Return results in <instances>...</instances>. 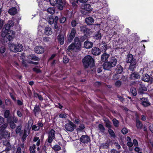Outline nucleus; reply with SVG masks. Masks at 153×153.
<instances>
[{
    "label": "nucleus",
    "mask_w": 153,
    "mask_h": 153,
    "mask_svg": "<svg viewBox=\"0 0 153 153\" xmlns=\"http://www.w3.org/2000/svg\"><path fill=\"white\" fill-rule=\"evenodd\" d=\"M81 48V43L79 38L75 37L74 39V42L72 43L68 47V51H73L76 52L79 51Z\"/></svg>",
    "instance_id": "1"
},
{
    "label": "nucleus",
    "mask_w": 153,
    "mask_h": 153,
    "mask_svg": "<svg viewBox=\"0 0 153 153\" xmlns=\"http://www.w3.org/2000/svg\"><path fill=\"white\" fill-rule=\"evenodd\" d=\"M117 60L112 57L109 62H105L103 64V68L105 70H109L110 68L114 67L116 65Z\"/></svg>",
    "instance_id": "2"
},
{
    "label": "nucleus",
    "mask_w": 153,
    "mask_h": 153,
    "mask_svg": "<svg viewBox=\"0 0 153 153\" xmlns=\"http://www.w3.org/2000/svg\"><path fill=\"white\" fill-rule=\"evenodd\" d=\"M82 62L84 67L87 68L89 66L93 65L94 60L90 56H87L82 59Z\"/></svg>",
    "instance_id": "3"
},
{
    "label": "nucleus",
    "mask_w": 153,
    "mask_h": 153,
    "mask_svg": "<svg viewBox=\"0 0 153 153\" xmlns=\"http://www.w3.org/2000/svg\"><path fill=\"white\" fill-rule=\"evenodd\" d=\"M9 47L10 50L14 52H20L23 49L22 45L19 44H11L10 45Z\"/></svg>",
    "instance_id": "4"
},
{
    "label": "nucleus",
    "mask_w": 153,
    "mask_h": 153,
    "mask_svg": "<svg viewBox=\"0 0 153 153\" xmlns=\"http://www.w3.org/2000/svg\"><path fill=\"white\" fill-rule=\"evenodd\" d=\"M76 127V125L70 120H69L68 123L65 125V128L66 130L69 131H73Z\"/></svg>",
    "instance_id": "5"
},
{
    "label": "nucleus",
    "mask_w": 153,
    "mask_h": 153,
    "mask_svg": "<svg viewBox=\"0 0 153 153\" xmlns=\"http://www.w3.org/2000/svg\"><path fill=\"white\" fill-rule=\"evenodd\" d=\"M126 62L127 63H130V65L131 66H134L136 63L135 59H134L132 55L131 54L128 55L126 59Z\"/></svg>",
    "instance_id": "6"
},
{
    "label": "nucleus",
    "mask_w": 153,
    "mask_h": 153,
    "mask_svg": "<svg viewBox=\"0 0 153 153\" xmlns=\"http://www.w3.org/2000/svg\"><path fill=\"white\" fill-rule=\"evenodd\" d=\"M55 130L52 129L49 131L48 134V141L49 143H51L53 139L55 138Z\"/></svg>",
    "instance_id": "7"
},
{
    "label": "nucleus",
    "mask_w": 153,
    "mask_h": 153,
    "mask_svg": "<svg viewBox=\"0 0 153 153\" xmlns=\"http://www.w3.org/2000/svg\"><path fill=\"white\" fill-rule=\"evenodd\" d=\"M76 33L75 29L74 28H72L68 38V41L69 42H71L75 37Z\"/></svg>",
    "instance_id": "8"
},
{
    "label": "nucleus",
    "mask_w": 153,
    "mask_h": 153,
    "mask_svg": "<svg viewBox=\"0 0 153 153\" xmlns=\"http://www.w3.org/2000/svg\"><path fill=\"white\" fill-rule=\"evenodd\" d=\"M82 9H84V10H85L86 11V12H85L84 11L83 12L82 11V13L84 15L87 13V12H89L91 11L92 9L90 5L89 4H87L84 5V6L82 8Z\"/></svg>",
    "instance_id": "9"
},
{
    "label": "nucleus",
    "mask_w": 153,
    "mask_h": 153,
    "mask_svg": "<svg viewBox=\"0 0 153 153\" xmlns=\"http://www.w3.org/2000/svg\"><path fill=\"white\" fill-rule=\"evenodd\" d=\"M80 141L83 143H88L90 142V139L87 135H82L80 139Z\"/></svg>",
    "instance_id": "10"
},
{
    "label": "nucleus",
    "mask_w": 153,
    "mask_h": 153,
    "mask_svg": "<svg viewBox=\"0 0 153 153\" xmlns=\"http://www.w3.org/2000/svg\"><path fill=\"white\" fill-rule=\"evenodd\" d=\"M35 53L38 54L42 53L44 51V48L41 46H38L34 48Z\"/></svg>",
    "instance_id": "11"
},
{
    "label": "nucleus",
    "mask_w": 153,
    "mask_h": 153,
    "mask_svg": "<svg viewBox=\"0 0 153 153\" xmlns=\"http://www.w3.org/2000/svg\"><path fill=\"white\" fill-rule=\"evenodd\" d=\"M92 53L94 55H98L100 54V51L99 48L97 47H94L92 49Z\"/></svg>",
    "instance_id": "12"
},
{
    "label": "nucleus",
    "mask_w": 153,
    "mask_h": 153,
    "mask_svg": "<svg viewBox=\"0 0 153 153\" xmlns=\"http://www.w3.org/2000/svg\"><path fill=\"white\" fill-rule=\"evenodd\" d=\"M141 99L142 100V104L144 107H147L150 105L149 102L146 98H142Z\"/></svg>",
    "instance_id": "13"
},
{
    "label": "nucleus",
    "mask_w": 153,
    "mask_h": 153,
    "mask_svg": "<svg viewBox=\"0 0 153 153\" xmlns=\"http://www.w3.org/2000/svg\"><path fill=\"white\" fill-rule=\"evenodd\" d=\"M84 45L85 48H90L93 46V43L92 42L87 41L84 42Z\"/></svg>",
    "instance_id": "14"
},
{
    "label": "nucleus",
    "mask_w": 153,
    "mask_h": 153,
    "mask_svg": "<svg viewBox=\"0 0 153 153\" xmlns=\"http://www.w3.org/2000/svg\"><path fill=\"white\" fill-rule=\"evenodd\" d=\"M44 33L46 35L49 36L52 34L53 32L51 28L46 27L45 28Z\"/></svg>",
    "instance_id": "15"
},
{
    "label": "nucleus",
    "mask_w": 153,
    "mask_h": 153,
    "mask_svg": "<svg viewBox=\"0 0 153 153\" xmlns=\"http://www.w3.org/2000/svg\"><path fill=\"white\" fill-rule=\"evenodd\" d=\"M8 12L10 15H13L17 13V10L15 7H12L9 10Z\"/></svg>",
    "instance_id": "16"
},
{
    "label": "nucleus",
    "mask_w": 153,
    "mask_h": 153,
    "mask_svg": "<svg viewBox=\"0 0 153 153\" xmlns=\"http://www.w3.org/2000/svg\"><path fill=\"white\" fill-rule=\"evenodd\" d=\"M10 31L8 30L7 29V28L5 27L3 28L2 30V33L1 34V36L2 37H5L7 36V35L8 34V33H9ZM11 32V31H10Z\"/></svg>",
    "instance_id": "17"
},
{
    "label": "nucleus",
    "mask_w": 153,
    "mask_h": 153,
    "mask_svg": "<svg viewBox=\"0 0 153 153\" xmlns=\"http://www.w3.org/2000/svg\"><path fill=\"white\" fill-rule=\"evenodd\" d=\"M85 22L88 25H91L94 22V20L91 17L87 18L85 19Z\"/></svg>",
    "instance_id": "18"
},
{
    "label": "nucleus",
    "mask_w": 153,
    "mask_h": 153,
    "mask_svg": "<svg viewBox=\"0 0 153 153\" xmlns=\"http://www.w3.org/2000/svg\"><path fill=\"white\" fill-rule=\"evenodd\" d=\"M14 22L12 20L9 21L8 23L6 25L5 27L9 30L10 28L13 25Z\"/></svg>",
    "instance_id": "19"
},
{
    "label": "nucleus",
    "mask_w": 153,
    "mask_h": 153,
    "mask_svg": "<svg viewBox=\"0 0 153 153\" xmlns=\"http://www.w3.org/2000/svg\"><path fill=\"white\" fill-rule=\"evenodd\" d=\"M147 90V89L144 85H142L139 88L138 92L140 93L141 94H143V91H146Z\"/></svg>",
    "instance_id": "20"
},
{
    "label": "nucleus",
    "mask_w": 153,
    "mask_h": 153,
    "mask_svg": "<svg viewBox=\"0 0 153 153\" xmlns=\"http://www.w3.org/2000/svg\"><path fill=\"white\" fill-rule=\"evenodd\" d=\"M109 56V54L104 53L101 56V60L102 61H105L107 60Z\"/></svg>",
    "instance_id": "21"
},
{
    "label": "nucleus",
    "mask_w": 153,
    "mask_h": 153,
    "mask_svg": "<svg viewBox=\"0 0 153 153\" xmlns=\"http://www.w3.org/2000/svg\"><path fill=\"white\" fill-rule=\"evenodd\" d=\"M117 73L121 74L123 71V68L120 65H118L116 70Z\"/></svg>",
    "instance_id": "22"
},
{
    "label": "nucleus",
    "mask_w": 153,
    "mask_h": 153,
    "mask_svg": "<svg viewBox=\"0 0 153 153\" xmlns=\"http://www.w3.org/2000/svg\"><path fill=\"white\" fill-rule=\"evenodd\" d=\"M28 58L29 60L31 59L35 61H38L39 59L38 57L36 56L33 54H31L28 56Z\"/></svg>",
    "instance_id": "23"
},
{
    "label": "nucleus",
    "mask_w": 153,
    "mask_h": 153,
    "mask_svg": "<svg viewBox=\"0 0 153 153\" xmlns=\"http://www.w3.org/2000/svg\"><path fill=\"white\" fill-rule=\"evenodd\" d=\"M142 79L145 82H148L150 80V76L148 74H145L142 77Z\"/></svg>",
    "instance_id": "24"
},
{
    "label": "nucleus",
    "mask_w": 153,
    "mask_h": 153,
    "mask_svg": "<svg viewBox=\"0 0 153 153\" xmlns=\"http://www.w3.org/2000/svg\"><path fill=\"white\" fill-rule=\"evenodd\" d=\"M40 111V109L39 107L37 105H36L33 110V112L36 115V114H39Z\"/></svg>",
    "instance_id": "25"
},
{
    "label": "nucleus",
    "mask_w": 153,
    "mask_h": 153,
    "mask_svg": "<svg viewBox=\"0 0 153 153\" xmlns=\"http://www.w3.org/2000/svg\"><path fill=\"white\" fill-rule=\"evenodd\" d=\"M136 125L138 129H141L143 126L141 122L139 120H136Z\"/></svg>",
    "instance_id": "26"
},
{
    "label": "nucleus",
    "mask_w": 153,
    "mask_h": 153,
    "mask_svg": "<svg viewBox=\"0 0 153 153\" xmlns=\"http://www.w3.org/2000/svg\"><path fill=\"white\" fill-rule=\"evenodd\" d=\"M60 44L61 45H63L64 42V36L62 35H59L58 36Z\"/></svg>",
    "instance_id": "27"
},
{
    "label": "nucleus",
    "mask_w": 153,
    "mask_h": 153,
    "mask_svg": "<svg viewBox=\"0 0 153 153\" xmlns=\"http://www.w3.org/2000/svg\"><path fill=\"white\" fill-rule=\"evenodd\" d=\"M98 129L100 130V132L103 133L105 131V128L102 124H100L98 126Z\"/></svg>",
    "instance_id": "28"
},
{
    "label": "nucleus",
    "mask_w": 153,
    "mask_h": 153,
    "mask_svg": "<svg viewBox=\"0 0 153 153\" xmlns=\"http://www.w3.org/2000/svg\"><path fill=\"white\" fill-rule=\"evenodd\" d=\"M36 149V146L35 145L33 144L30 147L29 150L30 153H36L35 149Z\"/></svg>",
    "instance_id": "29"
},
{
    "label": "nucleus",
    "mask_w": 153,
    "mask_h": 153,
    "mask_svg": "<svg viewBox=\"0 0 153 153\" xmlns=\"http://www.w3.org/2000/svg\"><path fill=\"white\" fill-rule=\"evenodd\" d=\"M4 145L7 146L6 149V150L9 151L11 149L12 147L9 142H6L4 143Z\"/></svg>",
    "instance_id": "30"
},
{
    "label": "nucleus",
    "mask_w": 153,
    "mask_h": 153,
    "mask_svg": "<svg viewBox=\"0 0 153 153\" xmlns=\"http://www.w3.org/2000/svg\"><path fill=\"white\" fill-rule=\"evenodd\" d=\"M12 31V33L10 34L9 33H8V34L7 35V37L9 41H11L14 37V33L13 31Z\"/></svg>",
    "instance_id": "31"
},
{
    "label": "nucleus",
    "mask_w": 153,
    "mask_h": 153,
    "mask_svg": "<svg viewBox=\"0 0 153 153\" xmlns=\"http://www.w3.org/2000/svg\"><path fill=\"white\" fill-rule=\"evenodd\" d=\"M22 128V126L21 125L16 127L15 130V132L16 134H18L21 132Z\"/></svg>",
    "instance_id": "32"
},
{
    "label": "nucleus",
    "mask_w": 153,
    "mask_h": 153,
    "mask_svg": "<svg viewBox=\"0 0 153 153\" xmlns=\"http://www.w3.org/2000/svg\"><path fill=\"white\" fill-rule=\"evenodd\" d=\"M108 131L111 136L113 137H115V134L113 130L110 128L108 129Z\"/></svg>",
    "instance_id": "33"
},
{
    "label": "nucleus",
    "mask_w": 153,
    "mask_h": 153,
    "mask_svg": "<svg viewBox=\"0 0 153 153\" xmlns=\"http://www.w3.org/2000/svg\"><path fill=\"white\" fill-rule=\"evenodd\" d=\"M112 121L115 127H118L119 126V122L118 120L115 118H114L113 119Z\"/></svg>",
    "instance_id": "34"
},
{
    "label": "nucleus",
    "mask_w": 153,
    "mask_h": 153,
    "mask_svg": "<svg viewBox=\"0 0 153 153\" xmlns=\"http://www.w3.org/2000/svg\"><path fill=\"white\" fill-rule=\"evenodd\" d=\"M94 37L97 39H100L101 37V33L99 32H97L95 34Z\"/></svg>",
    "instance_id": "35"
},
{
    "label": "nucleus",
    "mask_w": 153,
    "mask_h": 153,
    "mask_svg": "<svg viewBox=\"0 0 153 153\" xmlns=\"http://www.w3.org/2000/svg\"><path fill=\"white\" fill-rule=\"evenodd\" d=\"M7 123H5L3 124L0 127V131L3 132L7 128Z\"/></svg>",
    "instance_id": "36"
},
{
    "label": "nucleus",
    "mask_w": 153,
    "mask_h": 153,
    "mask_svg": "<svg viewBox=\"0 0 153 153\" xmlns=\"http://www.w3.org/2000/svg\"><path fill=\"white\" fill-rule=\"evenodd\" d=\"M47 11L51 14H53L55 13V10L53 8L49 7L47 9Z\"/></svg>",
    "instance_id": "37"
},
{
    "label": "nucleus",
    "mask_w": 153,
    "mask_h": 153,
    "mask_svg": "<svg viewBox=\"0 0 153 153\" xmlns=\"http://www.w3.org/2000/svg\"><path fill=\"white\" fill-rule=\"evenodd\" d=\"M52 148L56 151H58L61 149L60 146L58 145L54 146Z\"/></svg>",
    "instance_id": "38"
},
{
    "label": "nucleus",
    "mask_w": 153,
    "mask_h": 153,
    "mask_svg": "<svg viewBox=\"0 0 153 153\" xmlns=\"http://www.w3.org/2000/svg\"><path fill=\"white\" fill-rule=\"evenodd\" d=\"M78 23V21L76 20H73L71 22V26L73 27H75L77 24Z\"/></svg>",
    "instance_id": "39"
},
{
    "label": "nucleus",
    "mask_w": 153,
    "mask_h": 153,
    "mask_svg": "<svg viewBox=\"0 0 153 153\" xmlns=\"http://www.w3.org/2000/svg\"><path fill=\"white\" fill-rule=\"evenodd\" d=\"M39 129L40 128L38 125L36 126L35 125H33L32 126V130L35 131H39Z\"/></svg>",
    "instance_id": "40"
},
{
    "label": "nucleus",
    "mask_w": 153,
    "mask_h": 153,
    "mask_svg": "<svg viewBox=\"0 0 153 153\" xmlns=\"http://www.w3.org/2000/svg\"><path fill=\"white\" fill-rule=\"evenodd\" d=\"M122 82L120 81L117 80V81L115 83V85L117 87H120L121 85Z\"/></svg>",
    "instance_id": "41"
},
{
    "label": "nucleus",
    "mask_w": 153,
    "mask_h": 153,
    "mask_svg": "<svg viewBox=\"0 0 153 153\" xmlns=\"http://www.w3.org/2000/svg\"><path fill=\"white\" fill-rule=\"evenodd\" d=\"M79 0H71L73 6L74 7H76L77 6L76 3L78 2Z\"/></svg>",
    "instance_id": "42"
},
{
    "label": "nucleus",
    "mask_w": 153,
    "mask_h": 153,
    "mask_svg": "<svg viewBox=\"0 0 153 153\" xmlns=\"http://www.w3.org/2000/svg\"><path fill=\"white\" fill-rule=\"evenodd\" d=\"M10 112L9 110H6L4 112V116L5 118H7L9 116V115L10 114Z\"/></svg>",
    "instance_id": "43"
},
{
    "label": "nucleus",
    "mask_w": 153,
    "mask_h": 153,
    "mask_svg": "<svg viewBox=\"0 0 153 153\" xmlns=\"http://www.w3.org/2000/svg\"><path fill=\"white\" fill-rule=\"evenodd\" d=\"M131 92L133 96H136L137 94L136 90L135 88H132L131 89Z\"/></svg>",
    "instance_id": "44"
},
{
    "label": "nucleus",
    "mask_w": 153,
    "mask_h": 153,
    "mask_svg": "<svg viewBox=\"0 0 153 153\" xmlns=\"http://www.w3.org/2000/svg\"><path fill=\"white\" fill-rule=\"evenodd\" d=\"M14 123V122H10L9 123V125L10 128L12 129H14L15 128H16V124L14 123Z\"/></svg>",
    "instance_id": "45"
},
{
    "label": "nucleus",
    "mask_w": 153,
    "mask_h": 153,
    "mask_svg": "<svg viewBox=\"0 0 153 153\" xmlns=\"http://www.w3.org/2000/svg\"><path fill=\"white\" fill-rule=\"evenodd\" d=\"M131 76L137 79H139L140 78V75L137 73H134L131 74Z\"/></svg>",
    "instance_id": "46"
},
{
    "label": "nucleus",
    "mask_w": 153,
    "mask_h": 153,
    "mask_svg": "<svg viewBox=\"0 0 153 153\" xmlns=\"http://www.w3.org/2000/svg\"><path fill=\"white\" fill-rule=\"evenodd\" d=\"M52 6H54L56 5L57 2V0H49Z\"/></svg>",
    "instance_id": "47"
},
{
    "label": "nucleus",
    "mask_w": 153,
    "mask_h": 153,
    "mask_svg": "<svg viewBox=\"0 0 153 153\" xmlns=\"http://www.w3.org/2000/svg\"><path fill=\"white\" fill-rule=\"evenodd\" d=\"M105 125L106 127H108V128H110L111 127V122L108 120L106 122Z\"/></svg>",
    "instance_id": "48"
},
{
    "label": "nucleus",
    "mask_w": 153,
    "mask_h": 153,
    "mask_svg": "<svg viewBox=\"0 0 153 153\" xmlns=\"http://www.w3.org/2000/svg\"><path fill=\"white\" fill-rule=\"evenodd\" d=\"M65 21L66 18L64 17H62L60 19V22L62 23H64L65 22Z\"/></svg>",
    "instance_id": "49"
},
{
    "label": "nucleus",
    "mask_w": 153,
    "mask_h": 153,
    "mask_svg": "<svg viewBox=\"0 0 153 153\" xmlns=\"http://www.w3.org/2000/svg\"><path fill=\"white\" fill-rule=\"evenodd\" d=\"M59 117L62 118H65L67 117V114L65 113L61 114L59 115Z\"/></svg>",
    "instance_id": "50"
},
{
    "label": "nucleus",
    "mask_w": 153,
    "mask_h": 153,
    "mask_svg": "<svg viewBox=\"0 0 153 153\" xmlns=\"http://www.w3.org/2000/svg\"><path fill=\"white\" fill-rule=\"evenodd\" d=\"M102 50L105 51L107 50V45L105 43H103L102 46Z\"/></svg>",
    "instance_id": "51"
},
{
    "label": "nucleus",
    "mask_w": 153,
    "mask_h": 153,
    "mask_svg": "<svg viewBox=\"0 0 153 153\" xmlns=\"http://www.w3.org/2000/svg\"><path fill=\"white\" fill-rule=\"evenodd\" d=\"M121 132L123 134H126L128 132V131L126 128H124L122 130Z\"/></svg>",
    "instance_id": "52"
},
{
    "label": "nucleus",
    "mask_w": 153,
    "mask_h": 153,
    "mask_svg": "<svg viewBox=\"0 0 153 153\" xmlns=\"http://www.w3.org/2000/svg\"><path fill=\"white\" fill-rule=\"evenodd\" d=\"M6 49L4 47H1L0 48V52L1 53H4Z\"/></svg>",
    "instance_id": "53"
},
{
    "label": "nucleus",
    "mask_w": 153,
    "mask_h": 153,
    "mask_svg": "<svg viewBox=\"0 0 153 153\" xmlns=\"http://www.w3.org/2000/svg\"><path fill=\"white\" fill-rule=\"evenodd\" d=\"M63 62L65 63H67L69 61V59L67 57L65 56L63 58Z\"/></svg>",
    "instance_id": "54"
},
{
    "label": "nucleus",
    "mask_w": 153,
    "mask_h": 153,
    "mask_svg": "<svg viewBox=\"0 0 153 153\" xmlns=\"http://www.w3.org/2000/svg\"><path fill=\"white\" fill-rule=\"evenodd\" d=\"M33 123V121L32 119L30 120L28 122V127H30Z\"/></svg>",
    "instance_id": "55"
},
{
    "label": "nucleus",
    "mask_w": 153,
    "mask_h": 153,
    "mask_svg": "<svg viewBox=\"0 0 153 153\" xmlns=\"http://www.w3.org/2000/svg\"><path fill=\"white\" fill-rule=\"evenodd\" d=\"M119 77V76L118 74H116L113 75V79L114 80H116L118 79Z\"/></svg>",
    "instance_id": "56"
},
{
    "label": "nucleus",
    "mask_w": 153,
    "mask_h": 153,
    "mask_svg": "<svg viewBox=\"0 0 153 153\" xmlns=\"http://www.w3.org/2000/svg\"><path fill=\"white\" fill-rule=\"evenodd\" d=\"M13 121L15 123H16L18 122V119L17 118L14 116H13L12 117Z\"/></svg>",
    "instance_id": "57"
},
{
    "label": "nucleus",
    "mask_w": 153,
    "mask_h": 153,
    "mask_svg": "<svg viewBox=\"0 0 153 153\" xmlns=\"http://www.w3.org/2000/svg\"><path fill=\"white\" fill-rule=\"evenodd\" d=\"M6 118H7V121L8 123H9L10 122H13V121L12 120V118L11 117L9 116L8 117Z\"/></svg>",
    "instance_id": "58"
},
{
    "label": "nucleus",
    "mask_w": 153,
    "mask_h": 153,
    "mask_svg": "<svg viewBox=\"0 0 153 153\" xmlns=\"http://www.w3.org/2000/svg\"><path fill=\"white\" fill-rule=\"evenodd\" d=\"M133 144L135 146H137L138 145V143L137 140L136 139H134L133 140Z\"/></svg>",
    "instance_id": "59"
},
{
    "label": "nucleus",
    "mask_w": 153,
    "mask_h": 153,
    "mask_svg": "<svg viewBox=\"0 0 153 153\" xmlns=\"http://www.w3.org/2000/svg\"><path fill=\"white\" fill-rule=\"evenodd\" d=\"M4 121V119L3 117L0 116V125L3 123Z\"/></svg>",
    "instance_id": "60"
},
{
    "label": "nucleus",
    "mask_w": 153,
    "mask_h": 153,
    "mask_svg": "<svg viewBox=\"0 0 153 153\" xmlns=\"http://www.w3.org/2000/svg\"><path fill=\"white\" fill-rule=\"evenodd\" d=\"M114 145L116 146V147L117 148V149H119L120 148V145L117 143L115 142L114 143Z\"/></svg>",
    "instance_id": "61"
},
{
    "label": "nucleus",
    "mask_w": 153,
    "mask_h": 153,
    "mask_svg": "<svg viewBox=\"0 0 153 153\" xmlns=\"http://www.w3.org/2000/svg\"><path fill=\"white\" fill-rule=\"evenodd\" d=\"M127 145L129 147H131L133 146V144L131 142H129L127 143Z\"/></svg>",
    "instance_id": "62"
},
{
    "label": "nucleus",
    "mask_w": 153,
    "mask_h": 153,
    "mask_svg": "<svg viewBox=\"0 0 153 153\" xmlns=\"http://www.w3.org/2000/svg\"><path fill=\"white\" fill-rule=\"evenodd\" d=\"M63 4L58 5V8L60 10H62L63 8Z\"/></svg>",
    "instance_id": "63"
},
{
    "label": "nucleus",
    "mask_w": 153,
    "mask_h": 153,
    "mask_svg": "<svg viewBox=\"0 0 153 153\" xmlns=\"http://www.w3.org/2000/svg\"><path fill=\"white\" fill-rule=\"evenodd\" d=\"M149 128L151 131L153 133V124L149 126Z\"/></svg>",
    "instance_id": "64"
}]
</instances>
